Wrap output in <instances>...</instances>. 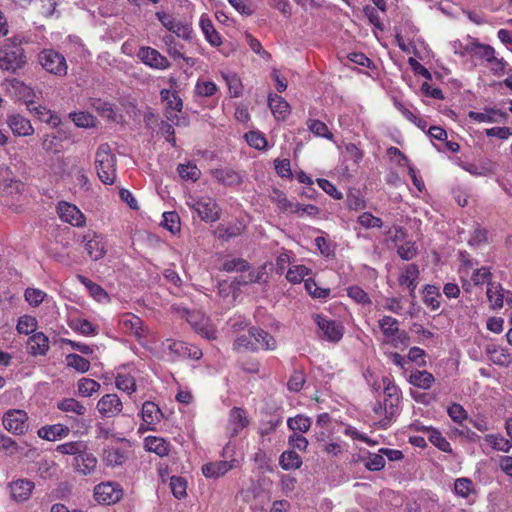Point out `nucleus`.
<instances>
[{
  "mask_svg": "<svg viewBox=\"0 0 512 512\" xmlns=\"http://www.w3.org/2000/svg\"><path fill=\"white\" fill-rule=\"evenodd\" d=\"M396 42L403 52L409 54L417 55L419 50L424 48V41L410 20H405L397 26Z\"/></svg>",
  "mask_w": 512,
  "mask_h": 512,
  "instance_id": "1",
  "label": "nucleus"
},
{
  "mask_svg": "<svg viewBox=\"0 0 512 512\" xmlns=\"http://www.w3.org/2000/svg\"><path fill=\"white\" fill-rule=\"evenodd\" d=\"M379 328L383 335V343L396 349H405L409 346V336L405 331L399 329L397 319L384 316L379 320Z\"/></svg>",
  "mask_w": 512,
  "mask_h": 512,
  "instance_id": "2",
  "label": "nucleus"
},
{
  "mask_svg": "<svg viewBox=\"0 0 512 512\" xmlns=\"http://www.w3.org/2000/svg\"><path fill=\"white\" fill-rule=\"evenodd\" d=\"M116 157L111 154V148L108 143L101 144L95 155V166L99 179L104 184H113L115 180Z\"/></svg>",
  "mask_w": 512,
  "mask_h": 512,
  "instance_id": "3",
  "label": "nucleus"
},
{
  "mask_svg": "<svg viewBox=\"0 0 512 512\" xmlns=\"http://www.w3.org/2000/svg\"><path fill=\"white\" fill-rule=\"evenodd\" d=\"M26 63L24 49L16 39H8L0 51V68L15 73Z\"/></svg>",
  "mask_w": 512,
  "mask_h": 512,
  "instance_id": "4",
  "label": "nucleus"
},
{
  "mask_svg": "<svg viewBox=\"0 0 512 512\" xmlns=\"http://www.w3.org/2000/svg\"><path fill=\"white\" fill-rule=\"evenodd\" d=\"M452 47L456 54L463 57L482 59L486 62L495 54V50L491 46L480 44L473 40H468L465 45H462L459 41H455L452 43Z\"/></svg>",
  "mask_w": 512,
  "mask_h": 512,
  "instance_id": "5",
  "label": "nucleus"
},
{
  "mask_svg": "<svg viewBox=\"0 0 512 512\" xmlns=\"http://www.w3.org/2000/svg\"><path fill=\"white\" fill-rule=\"evenodd\" d=\"M39 62L49 73L57 76H65L67 74V64L64 56L52 49L43 50L39 54Z\"/></svg>",
  "mask_w": 512,
  "mask_h": 512,
  "instance_id": "6",
  "label": "nucleus"
},
{
  "mask_svg": "<svg viewBox=\"0 0 512 512\" xmlns=\"http://www.w3.org/2000/svg\"><path fill=\"white\" fill-rule=\"evenodd\" d=\"M28 415L24 410L10 409L3 415L4 428L14 434L23 435L28 430Z\"/></svg>",
  "mask_w": 512,
  "mask_h": 512,
  "instance_id": "7",
  "label": "nucleus"
},
{
  "mask_svg": "<svg viewBox=\"0 0 512 512\" xmlns=\"http://www.w3.org/2000/svg\"><path fill=\"white\" fill-rule=\"evenodd\" d=\"M123 489L117 482L100 483L94 488V498L99 504L111 505L121 500Z\"/></svg>",
  "mask_w": 512,
  "mask_h": 512,
  "instance_id": "8",
  "label": "nucleus"
},
{
  "mask_svg": "<svg viewBox=\"0 0 512 512\" xmlns=\"http://www.w3.org/2000/svg\"><path fill=\"white\" fill-rule=\"evenodd\" d=\"M155 15L168 31L186 41L191 40L193 30L190 25L176 22L172 15L163 11L156 12Z\"/></svg>",
  "mask_w": 512,
  "mask_h": 512,
  "instance_id": "9",
  "label": "nucleus"
},
{
  "mask_svg": "<svg viewBox=\"0 0 512 512\" xmlns=\"http://www.w3.org/2000/svg\"><path fill=\"white\" fill-rule=\"evenodd\" d=\"M383 383L385 385L383 404L390 414L396 416L400 412L401 391L388 378H384Z\"/></svg>",
  "mask_w": 512,
  "mask_h": 512,
  "instance_id": "10",
  "label": "nucleus"
},
{
  "mask_svg": "<svg viewBox=\"0 0 512 512\" xmlns=\"http://www.w3.org/2000/svg\"><path fill=\"white\" fill-rule=\"evenodd\" d=\"M137 56L141 61L155 69H167L170 67L168 59L160 54L156 49L151 47H141L137 53Z\"/></svg>",
  "mask_w": 512,
  "mask_h": 512,
  "instance_id": "11",
  "label": "nucleus"
},
{
  "mask_svg": "<svg viewBox=\"0 0 512 512\" xmlns=\"http://www.w3.org/2000/svg\"><path fill=\"white\" fill-rule=\"evenodd\" d=\"M58 214L60 218L76 227L85 225L84 214L74 205L68 202H60L58 204Z\"/></svg>",
  "mask_w": 512,
  "mask_h": 512,
  "instance_id": "12",
  "label": "nucleus"
},
{
  "mask_svg": "<svg viewBox=\"0 0 512 512\" xmlns=\"http://www.w3.org/2000/svg\"><path fill=\"white\" fill-rule=\"evenodd\" d=\"M122 408V402L117 394H106L97 403V409L104 417H114L122 411Z\"/></svg>",
  "mask_w": 512,
  "mask_h": 512,
  "instance_id": "13",
  "label": "nucleus"
},
{
  "mask_svg": "<svg viewBox=\"0 0 512 512\" xmlns=\"http://www.w3.org/2000/svg\"><path fill=\"white\" fill-rule=\"evenodd\" d=\"M24 190V183L20 180L16 179H3L0 183V191L2 197H6L5 204L8 206H13L15 204L14 198L16 201H19V196Z\"/></svg>",
  "mask_w": 512,
  "mask_h": 512,
  "instance_id": "14",
  "label": "nucleus"
},
{
  "mask_svg": "<svg viewBox=\"0 0 512 512\" xmlns=\"http://www.w3.org/2000/svg\"><path fill=\"white\" fill-rule=\"evenodd\" d=\"M6 81L9 88L13 91L15 97L18 100H22L27 107H30L35 103V92L30 86L16 78L8 79Z\"/></svg>",
  "mask_w": 512,
  "mask_h": 512,
  "instance_id": "15",
  "label": "nucleus"
},
{
  "mask_svg": "<svg viewBox=\"0 0 512 512\" xmlns=\"http://www.w3.org/2000/svg\"><path fill=\"white\" fill-rule=\"evenodd\" d=\"M344 332L345 328L341 321L322 318V341L337 343L343 338Z\"/></svg>",
  "mask_w": 512,
  "mask_h": 512,
  "instance_id": "16",
  "label": "nucleus"
},
{
  "mask_svg": "<svg viewBox=\"0 0 512 512\" xmlns=\"http://www.w3.org/2000/svg\"><path fill=\"white\" fill-rule=\"evenodd\" d=\"M506 113L495 108H485L483 111H470L468 117L478 123H503Z\"/></svg>",
  "mask_w": 512,
  "mask_h": 512,
  "instance_id": "17",
  "label": "nucleus"
},
{
  "mask_svg": "<svg viewBox=\"0 0 512 512\" xmlns=\"http://www.w3.org/2000/svg\"><path fill=\"white\" fill-rule=\"evenodd\" d=\"M34 486V482L28 479L13 481L9 484L11 497L17 502L25 501L31 496Z\"/></svg>",
  "mask_w": 512,
  "mask_h": 512,
  "instance_id": "18",
  "label": "nucleus"
},
{
  "mask_svg": "<svg viewBox=\"0 0 512 512\" xmlns=\"http://www.w3.org/2000/svg\"><path fill=\"white\" fill-rule=\"evenodd\" d=\"M27 352L33 356L46 355L49 339L43 332L34 333L27 341Z\"/></svg>",
  "mask_w": 512,
  "mask_h": 512,
  "instance_id": "19",
  "label": "nucleus"
},
{
  "mask_svg": "<svg viewBox=\"0 0 512 512\" xmlns=\"http://www.w3.org/2000/svg\"><path fill=\"white\" fill-rule=\"evenodd\" d=\"M28 443L26 441H23L22 443H18L15 440H13L11 437L0 434V448L1 451L5 453L7 456H14L16 454H20L24 457H28V453L25 452V448L28 447Z\"/></svg>",
  "mask_w": 512,
  "mask_h": 512,
  "instance_id": "20",
  "label": "nucleus"
},
{
  "mask_svg": "<svg viewBox=\"0 0 512 512\" xmlns=\"http://www.w3.org/2000/svg\"><path fill=\"white\" fill-rule=\"evenodd\" d=\"M461 167L465 171L476 177L491 175L496 170L495 163L489 159H483L478 163H464L461 165Z\"/></svg>",
  "mask_w": 512,
  "mask_h": 512,
  "instance_id": "21",
  "label": "nucleus"
},
{
  "mask_svg": "<svg viewBox=\"0 0 512 512\" xmlns=\"http://www.w3.org/2000/svg\"><path fill=\"white\" fill-rule=\"evenodd\" d=\"M248 332L253 337L258 349L274 350L276 348L275 338L262 328L253 326L249 328Z\"/></svg>",
  "mask_w": 512,
  "mask_h": 512,
  "instance_id": "22",
  "label": "nucleus"
},
{
  "mask_svg": "<svg viewBox=\"0 0 512 512\" xmlns=\"http://www.w3.org/2000/svg\"><path fill=\"white\" fill-rule=\"evenodd\" d=\"M232 468L233 464L229 461H214L204 464L202 466V473L206 478L217 479L225 475Z\"/></svg>",
  "mask_w": 512,
  "mask_h": 512,
  "instance_id": "23",
  "label": "nucleus"
},
{
  "mask_svg": "<svg viewBox=\"0 0 512 512\" xmlns=\"http://www.w3.org/2000/svg\"><path fill=\"white\" fill-rule=\"evenodd\" d=\"M8 124L13 133L17 136H29L34 132L30 121L20 114L10 115Z\"/></svg>",
  "mask_w": 512,
  "mask_h": 512,
  "instance_id": "24",
  "label": "nucleus"
},
{
  "mask_svg": "<svg viewBox=\"0 0 512 512\" xmlns=\"http://www.w3.org/2000/svg\"><path fill=\"white\" fill-rule=\"evenodd\" d=\"M268 105L274 116L278 119L285 120L290 113V105L288 102L277 94H269Z\"/></svg>",
  "mask_w": 512,
  "mask_h": 512,
  "instance_id": "25",
  "label": "nucleus"
},
{
  "mask_svg": "<svg viewBox=\"0 0 512 512\" xmlns=\"http://www.w3.org/2000/svg\"><path fill=\"white\" fill-rule=\"evenodd\" d=\"M486 353L489 359L496 365L508 366L511 362L508 350L496 344H489L486 346Z\"/></svg>",
  "mask_w": 512,
  "mask_h": 512,
  "instance_id": "26",
  "label": "nucleus"
},
{
  "mask_svg": "<svg viewBox=\"0 0 512 512\" xmlns=\"http://www.w3.org/2000/svg\"><path fill=\"white\" fill-rule=\"evenodd\" d=\"M69 433V428L62 424L47 425L41 427L37 434L40 438L55 441L58 437H65Z\"/></svg>",
  "mask_w": 512,
  "mask_h": 512,
  "instance_id": "27",
  "label": "nucleus"
},
{
  "mask_svg": "<svg viewBox=\"0 0 512 512\" xmlns=\"http://www.w3.org/2000/svg\"><path fill=\"white\" fill-rule=\"evenodd\" d=\"M419 270L416 265L409 264L405 267L399 277V284L413 292L417 286Z\"/></svg>",
  "mask_w": 512,
  "mask_h": 512,
  "instance_id": "28",
  "label": "nucleus"
},
{
  "mask_svg": "<svg viewBox=\"0 0 512 512\" xmlns=\"http://www.w3.org/2000/svg\"><path fill=\"white\" fill-rule=\"evenodd\" d=\"M373 415L371 419L374 425H377L381 428H386L391 420L395 417L393 414L389 413V410L383 404V402H378L373 407Z\"/></svg>",
  "mask_w": 512,
  "mask_h": 512,
  "instance_id": "29",
  "label": "nucleus"
},
{
  "mask_svg": "<svg viewBox=\"0 0 512 512\" xmlns=\"http://www.w3.org/2000/svg\"><path fill=\"white\" fill-rule=\"evenodd\" d=\"M395 108L401 112V114L410 122H412L418 128L425 130L427 127V122L418 116L416 110L410 109L403 102L394 98L393 100Z\"/></svg>",
  "mask_w": 512,
  "mask_h": 512,
  "instance_id": "30",
  "label": "nucleus"
},
{
  "mask_svg": "<svg viewBox=\"0 0 512 512\" xmlns=\"http://www.w3.org/2000/svg\"><path fill=\"white\" fill-rule=\"evenodd\" d=\"M216 206V203L213 201L198 202L195 210L201 220L205 222H215L220 218V214L216 210Z\"/></svg>",
  "mask_w": 512,
  "mask_h": 512,
  "instance_id": "31",
  "label": "nucleus"
},
{
  "mask_svg": "<svg viewBox=\"0 0 512 512\" xmlns=\"http://www.w3.org/2000/svg\"><path fill=\"white\" fill-rule=\"evenodd\" d=\"M200 27L205 35L206 40L214 47L222 44L219 33L215 30L212 21L205 15L200 19Z\"/></svg>",
  "mask_w": 512,
  "mask_h": 512,
  "instance_id": "32",
  "label": "nucleus"
},
{
  "mask_svg": "<svg viewBox=\"0 0 512 512\" xmlns=\"http://www.w3.org/2000/svg\"><path fill=\"white\" fill-rule=\"evenodd\" d=\"M484 441L496 451L508 453L512 448V442L499 433L485 435Z\"/></svg>",
  "mask_w": 512,
  "mask_h": 512,
  "instance_id": "33",
  "label": "nucleus"
},
{
  "mask_svg": "<svg viewBox=\"0 0 512 512\" xmlns=\"http://www.w3.org/2000/svg\"><path fill=\"white\" fill-rule=\"evenodd\" d=\"M141 415L143 421L149 425L155 422H159L160 419L164 416L161 409L151 401H146L143 403Z\"/></svg>",
  "mask_w": 512,
  "mask_h": 512,
  "instance_id": "34",
  "label": "nucleus"
},
{
  "mask_svg": "<svg viewBox=\"0 0 512 512\" xmlns=\"http://www.w3.org/2000/svg\"><path fill=\"white\" fill-rule=\"evenodd\" d=\"M145 446L148 451L154 452L161 457L168 455L170 451L169 443L166 442L163 438L156 436L146 437Z\"/></svg>",
  "mask_w": 512,
  "mask_h": 512,
  "instance_id": "35",
  "label": "nucleus"
},
{
  "mask_svg": "<svg viewBox=\"0 0 512 512\" xmlns=\"http://www.w3.org/2000/svg\"><path fill=\"white\" fill-rule=\"evenodd\" d=\"M435 381L434 376L428 372V371H415L411 373L409 377V382L414 385L415 387L421 388V389H429L433 385Z\"/></svg>",
  "mask_w": 512,
  "mask_h": 512,
  "instance_id": "36",
  "label": "nucleus"
},
{
  "mask_svg": "<svg viewBox=\"0 0 512 512\" xmlns=\"http://www.w3.org/2000/svg\"><path fill=\"white\" fill-rule=\"evenodd\" d=\"M212 173L214 177L224 185L232 186L241 183L240 175L230 168L215 169Z\"/></svg>",
  "mask_w": 512,
  "mask_h": 512,
  "instance_id": "37",
  "label": "nucleus"
},
{
  "mask_svg": "<svg viewBox=\"0 0 512 512\" xmlns=\"http://www.w3.org/2000/svg\"><path fill=\"white\" fill-rule=\"evenodd\" d=\"M79 281L87 288L90 295L97 301L109 300L108 293L97 283L91 281L83 275H78Z\"/></svg>",
  "mask_w": 512,
  "mask_h": 512,
  "instance_id": "38",
  "label": "nucleus"
},
{
  "mask_svg": "<svg viewBox=\"0 0 512 512\" xmlns=\"http://www.w3.org/2000/svg\"><path fill=\"white\" fill-rule=\"evenodd\" d=\"M76 468L84 475L90 474L97 465V459L93 454L84 453L75 457Z\"/></svg>",
  "mask_w": 512,
  "mask_h": 512,
  "instance_id": "39",
  "label": "nucleus"
},
{
  "mask_svg": "<svg viewBox=\"0 0 512 512\" xmlns=\"http://www.w3.org/2000/svg\"><path fill=\"white\" fill-rule=\"evenodd\" d=\"M428 440L442 452L452 453L453 451L450 443L437 428L428 429Z\"/></svg>",
  "mask_w": 512,
  "mask_h": 512,
  "instance_id": "40",
  "label": "nucleus"
},
{
  "mask_svg": "<svg viewBox=\"0 0 512 512\" xmlns=\"http://www.w3.org/2000/svg\"><path fill=\"white\" fill-rule=\"evenodd\" d=\"M301 464V458L294 450L284 451L279 458V465L284 470L297 469Z\"/></svg>",
  "mask_w": 512,
  "mask_h": 512,
  "instance_id": "41",
  "label": "nucleus"
},
{
  "mask_svg": "<svg viewBox=\"0 0 512 512\" xmlns=\"http://www.w3.org/2000/svg\"><path fill=\"white\" fill-rule=\"evenodd\" d=\"M423 301L432 310H436L441 304V294L438 287L427 285L423 290Z\"/></svg>",
  "mask_w": 512,
  "mask_h": 512,
  "instance_id": "42",
  "label": "nucleus"
},
{
  "mask_svg": "<svg viewBox=\"0 0 512 512\" xmlns=\"http://www.w3.org/2000/svg\"><path fill=\"white\" fill-rule=\"evenodd\" d=\"M454 492L459 497L468 498L475 493V485L470 478H457L454 483Z\"/></svg>",
  "mask_w": 512,
  "mask_h": 512,
  "instance_id": "43",
  "label": "nucleus"
},
{
  "mask_svg": "<svg viewBox=\"0 0 512 512\" xmlns=\"http://www.w3.org/2000/svg\"><path fill=\"white\" fill-rule=\"evenodd\" d=\"M231 421L234 424L233 433L231 436H235L238 434L240 430L247 427L249 424V420L246 417V412L242 408L234 407L231 410Z\"/></svg>",
  "mask_w": 512,
  "mask_h": 512,
  "instance_id": "44",
  "label": "nucleus"
},
{
  "mask_svg": "<svg viewBox=\"0 0 512 512\" xmlns=\"http://www.w3.org/2000/svg\"><path fill=\"white\" fill-rule=\"evenodd\" d=\"M57 408L63 412H72L77 415H84L86 407L74 398H64L57 404Z\"/></svg>",
  "mask_w": 512,
  "mask_h": 512,
  "instance_id": "45",
  "label": "nucleus"
},
{
  "mask_svg": "<svg viewBox=\"0 0 512 512\" xmlns=\"http://www.w3.org/2000/svg\"><path fill=\"white\" fill-rule=\"evenodd\" d=\"M125 459L124 453L118 448L108 447L103 451V461L108 466L122 465Z\"/></svg>",
  "mask_w": 512,
  "mask_h": 512,
  "instance_id": "46",
  "label": "nucleus"
},
{
  "mask_svg": "<svg viewBox=\"0 0 512 512\" xmlns=\"http://www.w3.org/2000/svg\"><path fill=\"white\" fill-rule=\"evenodd\" d=\"M66 365L80 373H85L90 369V362L76 353H71L66 356Z\"/></svg>",
  "mask_w": 512,
  "mask_h": 512,
  "instance_id": "47",
  "label": "nucleus"
},
{
  "mask_svg": "<svg viewBox=\"0 0 512 512\" xmlns=\"http://www.w3.org/2000/svg\"><path fill=\"white\" fill-rule=\"evenodd\" d=\"M161 225L172 234H176L181 229L180 217L175 211L164 212Z\"/></svg>",
  "mask_w": 512,
  "mask_h": 512,
  "instance_id": "48",
  "label": "nucleus"
},
{
  "mask_svg": "<svg viewBox=\"0 0 512 512\" xmlns=\"http://www.w3.org/2000/svg\"><path fill=\"white\" fill-rule=\"evenodd\" d=\"M487 297L494 309L502 308L504 301L503 289L497 284H489L487 287Z\"/></svg>",
  "mask_w": 512,
  "mask_h": 512,
  "instance_id": "49",
  "label": "nucleus"
},
{
  "mask_svg": "<svg viewBox=\"0 0 512 512\" xmlns=\"http://www.w3.org/2000/svg\"><path fill=\"white\" fill-rule=\"evenodd\" d=\"M172 96L176 100V105L173 106L172 101L167 102L165 117L167 118L168 121H171L173 124L179 125V117L178 115L174 114L173 111L181 112L183 108V101L177 94V92L172 93Z\"/></svg>",
  "mask_w": 512,
  "mask_h": 512,
  "instance_id": "50",
  "label": "nucleus"
},
{
  "mask_svg": "<svg viewBox=\"0 0 512 512\" xmlns=\"http://www.w3.org/2000/svg\"><path fill=\"white\" fill-rule=\"evenodd\" d=\"M179 176L184 180H191L193 182L200 178L201 171L193 163L179 164L177 167Z\"/></svg>",
  "mask_w": 512,
  "mask_h": 512,
  "instance_id": "51",
  "label": "nucleus"
},
{
  "mask_svg": "<svg viewBox=\"0 0 512 512\" xmlns=\"http://www.w3.org/2000/svg\"><path fill=\"white\" fill-rule=\"evenodd\" d=\"M69 116L77 127L91 128L95 126L96 118L88 112H74Z\"/></svg>",
  "mask_w": 512,
  "mask_h": 512,
  "instance_id": "52",
  "label": "nucleus"
},
{
  "mask_svg": "<svg viewBox=\"0 0 512 512\" xmlns=\"http://www.w3.org/2000/svg\"><path fill=\"white\" fill-rule=\"evenodd\" d=\"M100 389V384L90 378H81L78 381V394L82 397H89Z\"/></svg>",
  "mask_w": 512,
  "mask_h": 512,
  "instance_id": "53",
  "label": "nucleus"
},
{
  "mask_svg": "<svg viewBox=\"0 0 512 512\" xmlns=\"http://www.w3.org/2000/svg\"><path fill=\"white\" fill-rule=\"evenodd\" d=\"M287 424L289 429L294 431V433L297 431L304 433L310 428L311 421L308 417L299 414L295 417L289 418Z\"/></svg>",
  "mask_w": 512,
  "mask_h": 512,
  "instance_id": "54",
  "label": "nucleus"
},
{
  "mask_svg": "<svg viewBox=\"0 0 512 512\" xmlns=\"http://www.w3.org/2000/svg\"><path fill=\"white\" fill-rule=\"evenodd\" d=\"M36 327L37 320L35 317L30 315H23L18 319L16 329L20 334L29 335L36 329Z\"/></svg>",
  "mask_w": 512,
  "mask_h": 512,
  "instance_id": "55",
  "label": "nucleus"
},
{
  "mask_svg": "<svg viewBox=\"0 0 512 512\" xmlns=\"http://www.w3.org/2000/svg\"><path fill=\"white\" fill-rule=\"evenodd\" d=\"M365 467L370 471H379L385 466V458L382 453H368L365 457Z\"/></svg>",
  "mask_w": 512,
  "mask_h": 512,
  "instance_id": "56",
  "label": "nucleus"
},
{
  "mask_svg": "<svg viewBox=\"0 0 512 512\" xmlns=\"http://www.w3.org/2000/svg\"><path fill=\"white\" fill-rule=\"evenodd\" d=\"M170 488L175 498L182 499L187 495V481L180 476H172L170 478Z\"/></svg>",
  "mask_w": 512,
  "mask_h": 512,
  "instance_id": "57",
  "label": "nucleus"
},
{
  "mask_svg": "<svg viewBox=\"0 0 512 512\" xmlns=\"http://www.w3.org/2000/svg\"><path fill=\"white\" fill-rule=\"evenodd\" d=\"M245 139L247 143L257 149L262 150L267 147V140L263 133L259 131H249L245 134Z\"/></svg>",
  "mask_w": 512,
  "mask_h": 512,
  "instance_id": "58",
  "label": "nucleus"
},
{
  "mask_svg": "<svg viewBox=\"0 0 512 512\" xmlns=\"http://www.w3.org/2000/svg\"><path fill=\"white\" fill-rule=\"evenodd\" d=\"M222 269L226 272H245L250 269V264L243 258H235L231 260H226L223 263Z\"/></svg>",
  "mask_w": 512,
  "mask_h": 512,
  "instance_id": "59",
  "label": "nucleus"
},
{
  "mask_svg": "<svg viewBox=\"0 0 512 512\" xmlns=\"http://www.w3.org/2000/svg\"><path fill=\"white\" fill-rule=\"evenodd\" d=\"M70 327L83 335L95 334L97 331V327L87 319L74 320L70 323Z\"/></svg>",
  "mask_w": 512,
  "mask_h": 512,
  "instance_id": "60",
  "label": "nucleus"
},
{
  "mask_svg": "<svg viewBox=\"0 0 512 512\" xmlns=\"http://www.w3.org/2000/svg\"><path fill=\"white\" fill-rule=\"evenodd\" d=\"M309 269L304 265L294 266L290 268L286 274V278L291 283H300L304 280V277L308 274Z\"/></svg>",
  "mask_w": 512,
  "mask_h": 512,
  "instance_id": "61",
  "label": "nucleus"
},
{
  "mask_svg": "<svg viewBox=\"0 0 512 512\" xmlns=\"http://www.w3.org/2000/svg\"><path fill=\"white\" fill-rule=\"evenodd\" d=\"M348 296L361 305L371 304L368 294L359 286H352L348 289Z\"/></svg>",
  "mask_w": 512,
  "mask_h": 512,
  "instance_id": "62",
  "label": "nucleus"
},
{
  "mask_svg": "<svg viewBox=\"0 0 512 512\" xmlns=\"http://www.w3.org/2000/svg\"><path fill=\"white\" fill-rule=\"evenodd\" d=\"M85 249L90 258L94 261L101 259L105 254L103 246H100V243L97 240H88L85 244Z\"/></svg>",
  "mask_w": 512,
  "mask_h": 512,
  "instance_id": "63",
  "label": "nucleus"
},
{
  "mask_svg": "<svg viewBox=\"0 0 512 512\" xmlns=\"http://www.w3.org/2000/svg\"><path fill=\"white\" fill-rule=\"evenodd\" d=\"M358 223L364 228H380L383 225L380 218L373 216L369 212H364L359 215Z\"/></svg>",
  "mask_w": 512,
  "mask_h": 512,
  "instance_id": "64",
  "label": "nucleus"
}]
</instances>
